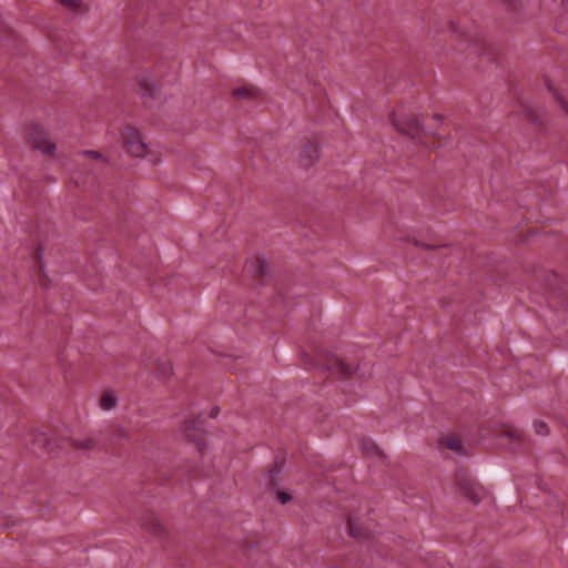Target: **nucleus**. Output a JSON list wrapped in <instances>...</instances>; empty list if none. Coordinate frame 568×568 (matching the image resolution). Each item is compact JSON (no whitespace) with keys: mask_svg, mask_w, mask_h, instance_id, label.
Masks as SVG:
<instances>
[{"mask_svg":"<svg viewBox=\"0 0 568 568\" xmlns=\"http://www.w3.org/2000/svg\"><path fill=\"white\" fill-rule=\"evenodd\" d=\"M347 524L349 532H359L362 530V526L357 523V519L354 517H348Z\"/></svg>","mask_w":568,"mask_h":568,"instance_id":"nucleus-17","label":"nucleus"},{"mask_svg":"<svg viewBox=\"0 0 568 568\" xmlns=\"http://www.w3.org/2000/svg\"><path fill=\"white\" fill-rule=\"evenodd\" d=\"M199 422L196 419H187L185 420L180 430L191 440L195 442L196 448L199 452H202L204 444L196 437L195 432L197 430Z\"/></svg>","mask_w":568,"mask_h":568,"instance_id":"nucleus-5","label":"nucleus"},{"mask_svg":"<svg viewBox=\"0 0 568 568\" xmlns=\"http://www.w3.org/2000/svg\"><path fill=\"white\" fill-rule=\"evenodd\" d=\"M304 152H305V154L310 152V160L306 161V164H308L317 158L318 150H317L316 145L310 144L305 148Z\"/></svg>","mask_w":568,"mask_h":568,"instance_id":"nucleus-18","label":"nucleus"},{"mask_svg":"<svg viewBox=\"0 0 568 568\" xmlns=\"http://www.w3.org/2000/svg\"><path fill=\"white\" fill-rule=\"evenodd\" d=\"M126 151L135 158H143L146 154V144L142 140L128 143Z\"/></svg>","mask_w":568,"mask_h":568,"instance_id":"nucleus-10","label":"nucleus"},{"mask_svg":"<svg viewBox=\"0 0 568 568\" xmlns=\"http://www.w3.org/2000/svg\"><path fill=\"white\" fill-rule=\"evenodd\" d=\"M27 446L36 454H50L58 448L57 442L41 432L30 434Z\"/></svg>","mask_w":568,"mask_h":568,"instance_id":"nucleus-2","label":"nucleus"},{"mask_svg":"<svg viewBox=\"0 0 568 568\" xmlns=\"http://www.w3.org/2000/svg\"><path fill=\"white\" fill-rule=\"evenodd\" d=\"M392 122L399 132L410 135L413 139L417 138L423 129V123L418 118L408 119L405 124L399 123L395 119Z\"/></svg>","mask_w":568,"mask_h":568,"instance_id":"nucleus-4","label":"nucleus"},{"mask_svg":"<svg viewBox=\"0 0 568 568\" xmlns=\"http://www.w3.org/2000/svg\"><path fill=\"white\" fill-rule=\"evenodd\" d=\"M74 446L80 448V449H90V448H92L94 446V443H93L92 439L85 438V439H83L81 442L74 443Z\"/></svg>","mask_w":568,"mask_h":568,"instance_id":"nucleus-22","label":"nucleus"},{"mask_svg":"<svg viewBox=\"0 0 568 568\" xmlns=\"http://www.w3.org/2000/svg\"><path fill=\"white\" fill-rule=\"evenodd\" d=\"M446 446L455 452H460L463 448V442L462 439L456 435L447 436L445 439Z\"/></svg>","mask_w":568,"mask_h":568,"instance_id":"nucleus-13","label":"nucleus"},{"mask_svg":"<svg viewBox=\"0 0 568 568\" xmlns=\"http://www.w3.org/2000/svg\"><path fill=\"white\" fill-rule=\"evenodd\" d=\"M29 145L44 155H54L57 145L44 132L43 128L37 124L29 126L27 131Z\"/></svg>","mask_w":568,"mask_h":568,"instance_id":"nucleus-1","label":"nucleus"},{"mask_svg":"<svg viewBox=\"0 0 568 568\" xmlns=\"http://www.w3.org/2000/svg\"><path fill=\"white\" fill-rule=\"evenodd\" d=\"M546 85L548 90L552 93L554 98L559 103L561 110L568 115V101L556 91V89L549 81L546 82Z\"/></svg>","mask_w":568,"mask_h":568,"instance_id":"nucleus-11","label":"nucleus"},{"mask_svg":"<svg viewBox=\"0 0 568 568\" xmlns=\"http://www.w3.org/2000/svg\"><path fill=\"white\" fill-rule=\"evenodd\" d=\"M339 367L344 374H351L352 372L351 368L346 367L343 363H339Z\"/></svg>","mask_w":568,"mask_h":568,"instance_id":"nucleus-24","label":"nucleus"},{"mask_svg":"<svg viewBox=\"0 0 568 568\" xmlns=\"http://www.w3.org/2000/svg\"><path fill=\"white\" fill-rule=\"evenodd\" d=\"M234 94L239 98H248L253 95V90L250 88H239L234 91Z\"/></svg>","mask_w":568,"mask_h":568,"instance_id":"nucleus-20","label":"nucleus"},{"mask_svg":"<svg viewBox=\"0 0 568 568\" xmlns=\"http://www.w3.org/2000/svg\"><path fill=\"white\" fill-rule=\"evenodd\" d=\"M119 432H120V436L121 437H124V438L128 437V435H126V433H125V430L123 428H121Z\"/></svg>","mask_w":568,"mask_h":568,"instance_id":"nucleus-25","label":"nucleus"},{"mask_svg":"<svg viewBox=\"0 0 568 568\" xmlns=\"http://www.w3.org/2000/svg\"><path fill=\"white\" fill-rule=\"evenodd\" d=\"M362 449L367 454V455H379L381 452H379V448L374 444V443H369V442H364L363 443V446H362Z\"/></svg>","mask_w":568,"mask_h":568,"instance_id":"nucleus-16","label":"nucleus"},{"mask_svg":"<svg viewBox=\"0 0 568 568\" xmlns=\"http://www.w3.org/2000/svg\"><path fill=\"white\" fill-rule=\"evenodd\" d=\"M435 120H442V116L439 114H434Z\"/></svg>","mask_w":568,"mask_h":568,"instance_id":"nucleus-26","label":"nucleus"},{"mask_svg":"<svg viewBox=\"0 0 568 568\" xmlns=\"http://www.w3.org/2000/svg\"><path fill=\"white\" fill-rule=\"evenodd\" d=\"M139 528L149 530L151 532H155L158 530L164 529L162 524L158 520V518L152 513L143 514L139 519Z\"/></svg>","mask_w":568,"mask_h":568,"instance_id":"nucleus-6","label":"nucleus"},{"mask_svg":"<svg viewBox=\"0 0 568 568\" xmlns=\"http://www.w3.org/2000/svg\"><path fill=\"white\" fill-rule=\"evenodd\" d=\"M118 404V396L113 390H105L99 399V407L103 410H112Z\"/></svg>","mask_w":568,"mask_h":568,"instance_id":"nucleus-7","label":"nucleus"},{"mask_svg":"<svg viewBox=\"0 0 568 568\" xmlns=\"http://www.w3.org/2000/svg\"><path fill=\"white\" fill-rule=\"evenodd\" d=\"M3 528H20L19 521L13 520L11 524H7Z\"/></svg>","mask_w":568,"mask_h":568,"instance_id":"nucleus-23","label":"nucleus"},{"mask_svg":"<svg viewBox=\"0 0 568 568\" xmlns=\"http://www.w3.org/2000/svg\"><path fill=\"white\" fill-rule=\"evenodd\" d=\"M121 140L125 149L128 148V143L135 142L136 140H142L141 134L138 129L133 126H126L122 134Z\"/></svg>","mask_w":568,"mask_h":568,"instance_id":"nucleus-9","label":"nucleus"},{"mask_svg":"<svg viewBox=\"0 0 568 568\" xmlns=\"http://www.w3.org/2000/svg\"><path fill=\"white\" fill-rule=\"evenodd\" d=\"M79 155L87 156V158H90L92 160L101 161L103 163H108L106 158L102 153H100L98 151L84 150V151L79 152Z\"/></svg>","mask_w":568,"mask_h":568,"instance_id":"nucleus-15","label":"nucleus"},{"mask_svg":"<svg viewBox=\"0 0 568 568\" xmlns=\"http://www.w3.org/2000/svg\"><path fill=\"white\" fill-rule=\"evenodd\" d=\"M534 427L538 435H547L548 434V426L544 422H536L534 424Z\"/></svg>","mask_w":568,"mask_h":568,"instance_id":"nucleus-21","label":"nucleus"},{"mask_svg":"<svg viewBox=\"0 0 568 568\" xmlns=\"http://www.w3.org/2000/svg\"><path fill=\"white\" fill-rule=\"evenodd\" d=\"M156 372L159 376L169 378L173 373V368L170 362H162L158 365Z\"/></svg>","mask_w":568,"mask_h":568,"instance_id":"nucleus-14","label":"nucleus"},{"mask_svg":"<svg viewBox=\"0 0 568 568\" xmlns=\"http://www.w3.org/2000/svg\"><path fill=\"white\" fill-rule=\"evenodd\" d=\"M60 3L74 12H81L87 9L81 0H60Z\"/></svg>","mask_w":568,"mask_h":568,"instance_id":"nucleus-12","label":"nucleus"},{"mask_svg":"<svg viewBox=\"0 0 568 568\" xmlns=\"http://www.w3.org/2000/svg\"><path fill=\"white\" fill-rule=\"evenodd\" d=\"M463 495L473 504L478 505L483 498L484 491L480 487H465Z\"/></svg>","mask_w":568,"mask_h":568,"instance_id":"nucleus-8","label":"nucleus"},{"mask_svg":"<svg viewBox=\"0 0 568 568\" xmlns=\"http://www.w3.org/2000/svg\"><path fill=\"white\" fill-rule=\"evenodd\" d=\"M139 93L144 100V103H150L156 95L158 87L154 79L149 74L140 75L138 80Z\"/></svg>","mask_w":568,"mask_h":568,"instance_id":"nucleus-3","label":"nucleus"},{"mask_svg":"<svg viewBox=\"0 0 568 568\" xmlns=\"http://www.w3.org/2000/svg\"><path fill=\"white\" fill-rule=\"evenodd\" d=\"M276 496H277L278 501L282 505H285V504H287L288 501L292 500V495L290 493H287V491L277 490L276 491Z\"/></svg>","mask_w":568,"mask_h":568,"instance_id":"nucleus-19","label":"nucleus"}]
</instances>
